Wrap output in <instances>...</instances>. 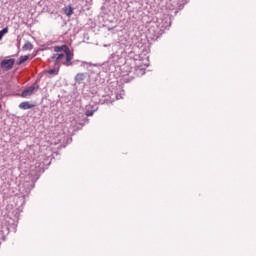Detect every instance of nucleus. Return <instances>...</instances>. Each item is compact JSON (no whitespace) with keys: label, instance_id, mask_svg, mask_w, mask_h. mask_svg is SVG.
I'll list each match as a JSON object with an SVG mask.
<instances>
[{"label":"nucleus","instance_id":"nucleus-1","mask_svg":"<svg viewBox=\"0 0 256 256\" xmlns=\"http://www.w3.org/2000/svg\"><path fill=\"white\" fill-rule=\"evenodd\" d=\"M54 52L55 54L52 55V60L56 65H65V67H71L73 65L72 61L75 54H73L69 46H55Z\"/></svg>","mask_w":256,"mask_h":256},{"label":"nucleus","instance_id":"nucleus-2","mask_svg":"<svg viewBox=\"0 0 256 256\" xmlns=\"http://www.w3.org/2000/svg\"><path fill=\"white\" fill-rule=\"evenodd\" d=\"M15 65V59L11 58V59H5L0 63V67L4 70V71H11V69L14 67Z\"/></svg>","mask_w":256,"mask_h":256},{"label":"nucleus","instance_id":"nucleus-3","mask_svg":"<svg viewBox=\"0 0 256 256\" xmlns=\"http://www.w3.org/2000/svg\"><path fill=\"white\" fill-rule=\"evenodd\" d=\"M39 89V86H30L26 88L20 95L23 99H27V97H31Z\"/></svg>","mask_w":256,"mask_h":256},{"label":"nucleus","instance_id":"nucleus-4","mask_svg":"<svg viewBox=\"0 0 256 256\" xmlns=\"http://www.w3.org/2000/svg\"><path fill=\"white\" fill-rule=\"evenodd\" d=\"M35 107V103L29 101H25L19 104V109H22L23 111H27V109H33Z\"/></svg>","mask_w":256,"mask_h":256},{"label":"nucleus","instance_id":"nucleus-5","mask_svg":"<svg viewBox=\"0 0 256 256\" xmlns=\"http://www.w3.org/2000/svg\"><path fill=\"white\" fill-rule=\"evenodd\" d=\"M84 80H85V73H78L75 76L76 83H81V81H84Z\"/></svg>","mask_w":256,"mask_h":256},{"label":"nucleus","instance_id":"nucleus-6","mask_svg":"<svg viewBox=\"0 0 256 256\" xmlns=\"http://www.w3.org/2000/svg\"><path fill=\"white\" fill-rule=\"evenodd\" d=\"M64 13L67 15V17H71V15H73V7L71 6L64 7Z\"/></svg>","mask_w":256,"mask_h":256},{"label":"nucleus","instance_id":"nucleus-7","mask_svg":"<svg viewBox=\"0 0 256 256\" xmlns=\"http://www.w3.org/2000/svg\"><path fill=\"white\" fill-rule=\"evenodd\" d=\"M33 49V44L27 41L23 46V51H31Z\"/></svg>","mask_w":256,"mask_h":256},{"label":"nucleus","instance_id":"nucleus-8","mask_svg":"<svg viewBox=\"0 0 256 256\" xmlns=\"http://www.w3.org/2000/svg\"><path fill=\"white\" fill-rule=\"evenodd\" d=\"M6 33H9V28H4L0 31V41L3 39V37L6 35Z\"/></svg>","mask_w":256,"mask_h":256},{"label":"nucleus","instance_id":"nucleus-9","mask_svg":"<svg viewBox=\"0 0 256 256\" xmlns=\"http://www.w3.org/2000/svg\"><path fill=\"white\" fill-rule=\"evenodd\" d=\"M29 59V56L25 55V56H21L18 62V65H23V63H25V61H27Z\"/></svg>","mask_w":256,"mask_h":256},{"label":"nucleus","instance_id":"nucleus-10","mask_svg":"<svg viewBox=\"0 0 256 256\" xmlns=\"http://www.w3.org/2000/svg\"><path fill=\"white\" fill-rule=\"evenodd\" d=\"M94 113H95L94 110H86L85 115L86 117H93Z\"/></svg>","mask_w":256,"mask_h":256},{"label":"nucleus","instance_id":"nucleus-11","mask_svg":"<svg viewBox=\"0 0 256 256\" xmlns=\"http://www.w3.org/2000/svg\"><path fill=\"white\" fill-rule=\"evenodd\" d=\"M49 75H58L59 74V70L57 69H52L48 71Z\"/></svg>","mask_w":256,"mask_h":256},{"label":"nucleus","instance_id":"nucleus-12","mask_svg":"<svg viewBox=\"0 0 256 256\" xmlns=\"http://www.w3.org/2000/svg\"><path fill=\"white\" fill-rule=\"evenodd\" d=\"M0 109H1V104H0Z\"/></svg>","mask_w":256,"mask_h":256}]
</instances>
